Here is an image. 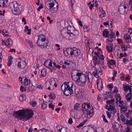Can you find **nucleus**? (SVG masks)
I'll return each mask as SVG.
<instances>
[{
	"label": "nucleus",
	"mask_w": 132,
	"mask_h": 132,
	"mask_svg": "<svg viewBox=\"0 0 132 132\" xmlns=\"http://www.w3.org/2000/svg\"><path fill=\"white\" fill-rule=\"evenodd\" d=\"M119 47L117 45L115 46L113 48V52H114V54H116L117 55H119V53L120 51V50H119Z\"/></svg>",
	"instance_id": "obj_18"
},
{
	"label": "nucleus",
	"mask_w": 132,
	"mask_h": 132,
	"mask_svg": "<svg viewBox=\"0 0 132 132\" xmlns=\"http://www.w3.org/2000/svg\"><path fill=\"white\" fill-rule=\"evenodd\" d=\"M59 5L56 0H46L45 6L52 13L56 12L58 9Z\"/></svg>",
	"instance_id": "obj_2"
},
{
	"label": "nucleus",
	"mask_w": 132,
	"mask_h": 132,
	"mask_svg": "<svg viewBox=\"0 0 132 132\" xmlns=\"http://www.w3.org/2000/svg\"><path fill=\"white\" fill-rule=\"evenodd\" d=\"M5 3L4 0H0V7H4L5 6Z\"/></svg>",
	"instance_id": "obj_38"
},
{
	"label": "nucleus",
	"mask_w": 132,
	"mask_h": 132,
	"mask_svg": "<svg viewBox=\"0 0 132 132\" xmlns=\"http://www.w3.org/2000/svg\"><path fill=\"white\" fill-rule=\"evenodd\" d=\"M114 37H115V36L113 35V34H110L108 36V37L110 38H113Z\"/></svg>",
	"instance_id": "obj_58"
},
{
	"label": "nucleus",
	"mask_w": 132,
	"mask_h": 132,
	"mask_svg": "<svg viewBox=\"0 0 132 132\" xmlns=\"http://www.w3.org/2000/svg\"><path fill=\"white\" fill-rule=\"evenodd\" d=\"M118 123H114L113 124L112 127L114 129H116L118 128L117 126H118Z\"/></svg>",
	"instance_id": "obj_43"
},
{
	"label": "nucleus",
	"mask_w": 132,
	"mask_h": 132,
	"mask_svg": "<svg viewBox=\"0 0 132 132\" xmlns=\"http://www.w3.org/2000/svg\"><path fill=\"white\" fill-rule=\"evenodd\" d=\"M67 128L65 127H62L61 130V132H67Z\"/></svg>",
	"instance_id": "obj_57"
},
{
	"label": "nucleus",
	"mask_w": 132,
	"mask_h": 132,
	"mask_svg": "<svg viewBox=\"0 0 132 132\" xmlns=\"http://www.w3.org/2000/svg\"><path fill=\"white\" fill-rule=\"evenodd\" d=\"M65 60H62L61 61L60 63L59 64H60V65H61V67L62 68V67H63V66L64 65H65Z\"/></svg>",
	"instance_id": "obj_46"
},
{
	"label": "nucleus",
	"mask_w": 132,
	"mask_h": 132,
	"mask_svg": "<svg viewBox=\"0 0 132 132\" xmlns=\"http://www.w3.org/2000/svg\"><path fill=\"white\" fill-rule=\"evenodd\" d=\"M102 34L105 37L108 38V35L109 34V32L107 30V29H106L103 31Z\"/></svg>",
	"instance_id": "obj_25"
},
{
	"label": "nucleus",
	"mask_w": 132,
	"mask_h": 132,
	"mask_svg": "<svg viewBox=\"0 0 132 132\" xmlns=\"http://www.w3.org/2000/svg\"><path fill=\"white\" fill-rule=\"evenodd\" d=\"M117 40L119 44H121L122 43V40L118 38L117 39Z\"/></svg>",
	"instance_id": "obj_60"
},
{
	"label": "nucleus",
	"mask_w": 132,
	"mask_h": 132,
	"mask_svg": "<svg viewBox=\"0 0 132 132\" xmlns=\"http://www.w3.org/2000/svg\"><path fill=\"white\" fill-rule=\"evenodd\" d=\"M83 28L84 29V31H87V26L86 25H84L83 26Z\"/></svg>",
	"instance_id": "obj_62"
},
{
	"label": "nucleus",
	"mask_w": 132,
	"mask_h": 132,
	"mask_svg": "<svg viewBox=\"0 0 132 132\" xmlns=\"http://www.w3.org/2000/svg\"><path fill=\"white\" fill-rule=\"evenodd\" d=\"M109 47L108 46H107L106 47V49L107 51L109 52H112L113 50V47H112V46H109Z\"/></svg>",
	"instance_id": "obj_37"
},
{
	"label": "nucleus",
	"mask_w": 132,
	"mask_h": 132,
	"mask_svg": "<svg viewBox=\"0 0 132 132\" xmlns=\"http://www.w3.org/2000/svg\"><path fill=\"white\" fill-rule=\"evenodd\" d=\"M130 38V36L129 35H125L123 37V38L125 40L129 39Z\"/></svg>",
	"instance_id": "obj_41"
},
{
	"label": "nucleus",
	"mask_w": 132,
	"mask_h": 132,
	"mask_svg": "<svg viewBox=\"0 0 132 132\" xmlns=\"http://www.w3.org/2000/svg\"><path fill=\"white\" fill-rule=\"evenodd\" d=\"M67 28L68 31L67 33L69 35V34H71L73 30H74L75 28L69 25L68 26Z\"/></svg>",
	"instance_id": "obj_17"
},
{
	"label": "nucleus",
	"mask_w": 132,
	"mask_h": 132,
	"mask_svg": "<svg viewBox=\"0 0 132 132\" xmlns=\"http://www.w3.org/2000/svg\"><path fill=\"white\" fill-rule=\"evenodd\" d=\"M101 12V14H100V16L101 18L105 16L106 14L105 11H104Z\"/></svg>",
	"instance_id": "obj_40"
},
{
	"label": "nucleus",
	"mask_w": 132,
	"mask_h": 132,
	"mask_svg": "<svg viewBox=\"0 0 132 132\" xmlns=\"http://www.w3.org/2000/svg\"><path fill=\"white\" fill-rule=\"evenodd\" d=\"M31 29H29L26 30V32H27V34L28 35H30L31 34Z\"/></svg>",
	"instance_id": "obj_63"
},
{
	"label": "nucleus",
	"mask_w": 132,
	"mask_h": 132,
	"mask_svg": "<svg viewBox=\"0 0 132 132\" xmlns=\"http://www.w3.org/2000/svg\"><path fill=\"white\" fill-rule=\"evenodd\" d=\"M86 81V78L85 74L82 73L80 75L77 85L79 86H83L85 84Z\"/></svg>",
	"instance_id": "obj_7"
},
{
	"label": "nucleus",
	"mask_w": 132,
	"mask_h": 132,
	"mask_svg": "<svg viewBox=\"0 0 132 132\" xmlns=\"http://www.w3.org/2000/svg\"><path fill=\"white\" fill-rule=\"evenodd\" d=\"M69 63L70 65L72 64H73V65H75V63L73 61H69Z\"/></svg>",
	"instance_id": "obj_61"
},
{
	"label": "nucleus",
	"mask_w": 132,
	"mask_h": 132,
	"mask_svg": "<svg viewBox=\"0 0 132 132\" xmlns=\"http://www.w3.org/2000/svg\"><path fill=\"white\" fill-rule=\"evenodd\" d=\"M82 110L83 111H86L85 113L86 114L87 117L88 118H89L91 117L94 114V111L92 110L93 108L91 110H90L91 107L90 106V104H86V103H84L82 105Z\"/></svg>",
	"instance_id": "obj_5"
},
{
	"label": "nucleus",
	"mask_w": 132,
	"mask_h": 132,
	"mask_svg": "<svg viewBox=\"0 0 132 132\" xmlns=\"http://www.w3.org/2000/svg\"><path fill=\"white\" fill-rule=\"evenodd\" d=\"M70 48L64 49L63 50L64 54L66 55H70Z\"/></svg>",
	"instance_id": "obj_21"
},
{
	"label": "nucleus",
	"mask_w": 132,
	"mask_h": 132,
	"mask_svg": "<svg viewBox=\"0 0 132 132\" xmlns=\"http://www.w3.org/2000/svg\"><path fill=\"white\" fill-rule=\"evenodd\" d=\"M127 7L125 6L120 5V6L118 9L119 12L121 14H124L125 13L126 9Z\"/></svg>",
	"instance_id": "obj_10"
},
{
	"label": "nucleus",
	"mask_w": 132,
	"mask_h": 132,
	"mask_svg": "<svg viewBox=\"0 0 132 132\" xmlns=\"http://www.w3.org/2000/svg\"><path fill=\"white\" fill-rule=\"evenodd\" d=\"M113 85L112 84H109L107 85L109 89L110 90H111L112 89L113 87Z\"/></svg>",
	"instance_id": "obj_44"
},
{
	"label": "nucleus",
	"mask_w": 132,
	"mask_h": 132,
	"mask_svg": "<svg viewBox=\"0 0 132 132\" xmlns=\"http://www.w3.org/2000/svg\"><path fill=\"white\" fill-rule=\"evenodd\" d=\"M123 88L124 90L125 91H128V90H130V88H131V86L129 85H124L123 84Z\"/></svg>",
	"instance_id": "obj_30"
},
{
	"label": "nucleus",
	"mask_w": 132,
	"mask_h": 132,
	"mask_svg": "<svg viewBox=\"0 0 132 132\" xmlns=\"http://www.w3.org/2000/svg\"><path fill=\"white\" fill-rule=\"evenodd\" d=\"M13 43L12 40L10 38H8L6 41L7 46L9 47H10L12 45Z\"/></svg>",
	"instance_id": "obj_19"
},
{
	"label": "nucleus",
	"mask_w": 132,
	"mask_h": 132,
	"mask_svg": "<svg viewBox=\"0 0 132 132\" xmlns=\"http://www.w3.org/2000/svg\"><path fill=\"white\" fill-rule=\"evenodd\" d=\"M26 41L29 44V45L31 48H32L33 47L32 43L31 41L30 40L27 39L26 40Z\"/></svg>",
	"instance_id": "obj_42"
},
{
	"label": "nucleus",
	"mask_w": 132,
	"mask_h": 132,
	"mask_svg": "<svg viewBox=\"0 0 132 132\" xmlns=\"http://www.w3.org/2000/svg\"><path fill=\"white\" fill-rule=\"evenodd\" d=\"M118 106L120 107L121 110L122 112H125L127 110V107L123 105L122 104L119 105H118Z\"/></svg>",
	"instance_id": "obj_24"
},
{
	"label": "nucleus",
	"mask_w": 132,
	"mask_h": 132,
	"mask_svg": "<svg viewBox=\"0 0 132 132\" xmlns=\"http://www.w3.org/2000/svg\"><path fill=\"white\" fill-rule=\"evenodd\" d=\"M80 107V104L78 103H76L74 105V109L75 110H77V109L79 108Z\"/></svg>",
	"instance_id": "obj_36"
},
{
	"label": "nucleus",
	"mask_w": 132,
	"mask_h": 132,
	"mask_svg": "<svg viewBox=\"0 0 132 132\" xmlns=\"http://www.w3.org/2000/svg\"><path fill=\"white\" fill-rule=\"evenodd\" d=\"M9 7L10 9L14 14L17 15H19L21 13L23 8L22 5H19L15 1L10 3Z\"/></svg>",
	"instance_id": "obj_3"
},
{
	"label": "nucleus",
	"mask_w": 132,
	"mask_h": 132,
	"mask_svg": "<svg viewBox=\"0 0 132 132\" xmlns=\"http://www.w3.org/2000/svg\"><path fill=\"white\" fill-rule=\"evenodd\" d=\"M73 84L71 82H64L61 87L62 90H63L64 94L67 96L69 94L71 95L73 93L72 89Z\"/></svg>",
	"instance_id": "obj_4"
},
{
	"label": "nucleus",
	"mask_w": 132,
	"mask_h": 132,
	"mask_svg": "<svg viewBox=\"0 0 132 132\" xmlns=\"http://www.w3.org/2000/svg\"><path fill=\"white\" fill-rule=\"evenodd\" d=\"M99 57L101 60V64L102 65L104 64V56L103 55L101 54L99 56Z\"/></svg>",
	"instance_id": "obj_23"
},
{
	"label": "nucleus",
	"mask_w": 132,
	"mask_h": 132,
	"mask_svg": "<svg viewBox=\"0 0 132 132\" xmlns=\"http://www.w3.org/2000/svg\"><path fill=\"white\" fill-rule=\"evenodd\" d=\"M132 96L131 93H128L126 96V98L128 101L130 100Z\"/></svg>",
	"instance_id": "obj_34"
},
{
	"label": "nucleus",
	"mask_w": 132,
	"mask_h": 132,
	"mask_svg": "<svg viewBox=\"0 0 132 132\" xmlns=\"http://www.w3.org/2000/svg\"><path fill=\"white\" fill-rule=\"evenodd\" d=\"M69 61L68 60H65V65L63 66L62 68L63 69H65V68H69L70 66L69 65Z\"/></svg>",
	"instance_id": "obj_20"
},
{
	"label": "nucleus",
	"mask_w": 132,
	"mask_h": 132,
	"mask_svg": "<svg viewBox=\"0 0 132 132\" xmlns=\"http://www.w3.org/2000/svg\"><path fill=\"white\" fill-rule=\"evenodd\" d=\"M46 37L45 36L42 35H40L38 37L37 41V45L43 48H46L48 46V44L45 41Z\"/></svg>",
	"instance_id": "obj_6"
},
{
	"label": "nucleus",
	"mask_w": 132,
	"mask_h": 132,
	"mask_svg": "<svg viewBox=\"0 0 132 132\" xmlns=\"http://www.w3.org/2000/svg\"><path fill=\"white\" fill-rule=\"evenodd\" d=\"M78 34V31L77 30H75L74 29V30H73L72 33L71 34H69V36L70 37H69V39H72L73 38H74Z\"/></svg>",
	"instance_id": "obj_11"
},
{
	"label": "nucleus",
	"mask_w": 132,
	"mask_h": 132,
	"mask_svg": "<svg viewBox=\"0 0 132 132\" xmlns=\"http://www.w3.org/2000/svg\"><path fill=\"white\" fill-rule=\"evenodd\" d=\"M44 65L45 66L51 70H55L56 69L54 68L52 65V62L50 60H46L44 62Z\"/></svg>",
	"instance_id": "obj_9"
},
{
	"label": "nucleus",
	"mask_w": 132,
	"mask_h": 132,
	"mask_svg": "<svg viewBox=\"0 0 132 132\" xmlns=\"http://www.w3.org/2000/svg\"><path fill=\"white\" fill-rule=\"evenodd\" d=\"M62 127L59 125H57L56 129H55V132H61V130Z\"/></svg>",
	"instance_id": "obj_27"
},
{
	"label": "nucleus",
	"mask_w": 132,
	"mask_h": 132,
	"mask_svg": "<svg viewBox=\"0 0 132 132\" xmlns=\"http://www.w3.org/2000/svg\"><path fill=\"white\" fill-rule=\"evenodd\" d=\"M28 89L30 91H33L34 90V87L32 86H29L28 87Z\"/></svg>",
	"instance_id": "obj_48"
},
{
	"label": "nucleus",
	"mask_w": 132,
	"mask_h": 132,
	"mask_svg": "<svg viewBox=\"0 0 132 132\" xmlns=\"http://www.w3.org/2000/svg\"><path fill=\"white\" fill-rule=\"evenodd\" d=\"M71 76L81 75L82 73L80 71L78 70H73L71 72Z\"/></svg>",
	"instance_id": "obj_16"
},
{
	"label": "nucleus",
	"mask_w": 132,
	"mask_h": 132,
	"mask_svg": "<svg viewBox=\"0 0 132 132\" xmlns=\"http://www.w3.org/2000/svg\"><path fill=\"white\" fill-rule=\"evenodd\" d=\"M115 97L116 100H117L116 103L117 104V103L118 102V101H119V100H120L121 99V98L119 94H117L115 96Z\"/></svg>",
	"instance_id": "obj_28"
},
{
	"label": "nucleus",
	"mask_w": 132,
	"mask_h": 132,
	"mask_svg": "<svg viewBox=\"0 0 132 132\" xmlns=\"http://www.w3.org/2000/svg\"><path fill=\"white\" fill-rule=\"evenodd\" d=\"M120 119L123 122H125L126 120L125 117L122 115H121L120 116Z\"/></svg>",
	"instance_id": "obj_45"
},
{
	"label": "nucleus",
	"mask_w": 132,
	"mask_h": 132,
	"mask_svg": "<svg viewBox=\"0 0 132 132\" xmlns=\"http://www.w3.org/2000/svg\"><path fill=\"white\" fill-rule=\"evenodd\" d=\"M97 84L98 90L99 91H101L103 88L102 80L100 79L97 80Z\"/></svg>",
	"instance_id": "obj_12"
},
{
	"label": "nucleus",
	"mask_w": 132,
	"mask_h": 132,
	"mask_svg": "<svg viewBox=\"0 0 132 132\" xmlns=\"http://www.w3.org/2000/svg\"><path fill=\"white\" fill-rule=\"evenodd\" d=\"M20 90L21 92H24L26 91V88L24 87L21 86L20 87Z\"/></svg>",
	"instance_id": "obj_47"
},
{
	"label": "nucleus",
	"mask_w": 132,
	"mask_h": 132,
	"mask_svg": "<svg viewBox=\"0 0 132 132\" xmlns=\"http://www.w3.org/2000/svg\"><path fill=\"white\" fill-rule=\"evenodd\" d=\"M68 122L69 124H71L72 123V119L71 118H70L68 121Z\"/></svg>",
	"instance_id": "obj_64"
},
{
	"label": "nucleus",
	"mask_w": 132,
	"mask_h": 132,
	"mask_svg": "<svg viewBox=\"0 0 132 132\" xmlns=\"http://www.w3.org/2000/svg\"><path fill=\"white\" fill-rule=\"evenodd\" d=\"M13 61L12 60H9L7 63V65L9 67H10Z\"/></svg>",
	"instance_id": "obj_54"
},
{
	"label": "nucleus",
	"mask_w": 132,
	"mask_h": 132,
	"mask_svg": "<svg viewBox=\"0 0 132 132\" xmlns=\"http://www.w3.org/2000/svg\"><path fill=\"white\" fill-rule=\"evenodd\" d=\"M46 85L45 86V87L46 88H47L49 86H50L51 85V83L50 82H48L46 83Z\"/></svg>",
	"instance_id": "obj_53"
},
{
	"label": "nucleus",
	"mask_w": 132,
	"mask_h": 132,
	"mask_svg": "<svg viewBox=\"0 0 132 132\" xmlns=\"http://www.w3.org/2000/svg\"><path fill=\"white\" fill-rule=\"evenodd\" d=\"M43 5L42 4H40L37 10L38 11H40L41 9L43 8Z\"/></svg>",
	"instance_id": "obj_55"
},
{
	"label": "nucleus",
	"mask_w": 132,
	"mask_h": 132,
	"mask_svg": "<svg viewBox=\"0 0 132 132\" xmlns=\"http://www.w3.org/2000/svg\"><path fill=\"white\" fill-rule=\"evenodd\" d=\"M110 110L109 111H112V113H113V114H115L117 112L116 110L115 109V107L114 106H113L112 108H110Z\"/></svg>",
	"instance_id": "obj_32"
},
{
	"label": "nucleus",
	"mask_w": 132,
	"mask_h": 132,
	"mask_svg": "<svg viewBox=\"0 0 132 132\" xmlns=\"http://www.w3.org/2000/svg\"><path fill=\"white\" fill-rule=\"evenodd\" d=\"M107 61L108 65H114L116 63L115 61L113 60H111L109 61L107 60Z\"/></svg>",
	"instance_id": "obj_29"
},
{
	"label": "nucleus",
	"mask_w": 132,
	"mask_h": 132,
	"mask_svg": "<svg viewBox=\"0 0 132 132\" xmlns=\"http://www.w3.org/2000/svg\"><path fill=\"white\" fill-rule=\"evenodd\" d=\"M80 75H78L71 76V77L72 80L75 82L76 83L77 85L78 83V81H79V79Z\"/></svg>",
	"instance_id": "obj_13"
},
{
	"label": "nucleus",
	"mask_w": 132,
	"mask_h": 132,
	"mask_svg": "<svg viewBox=\"0 0 132 132\" xmlns=\"http://www.w3.org/2000/svg\"><path fill=\"white\" fill-rule=\"evenodd\" d=\"M87 77L89 82H92L93 78V76L92 74L90 73H89L87 76Z\"/></svg>",
	"instance_id": "obj_22"
},
{
	"label": "nucleus",
	"mask_w": 132,
	"mask_h": 132,
	"mask_svg": "<svg viewBox=\"0 0 132 132\" xmlns=\"http://www.w3.org/2000/svg\"><path fill=\"white\" fill-rule=\"evenodd\" d=\"M127 46L125 45H123L122 46L121 48L123 51H125L127 49Z\"/></svg>",
	"instance_id": "obj_39"
},
{
	"label": "nucleus",
	"mask_w": 132,
	"mask_h": 132,
	"mask_svg": "<svg viewBox=\"0 0 132 132\" xmlns=\"http://www.w3.org/2000/svg\"><path fill=\"white\" fill-rule=\"evenodd\" d=\"M13 114L15 118L20 120L27 121L32 117L33 111L29 109H22L14 112Z\"/></svg>",
	"instance_id": "obj_1"
},
{
	"label": "nucleus",
	"mask_w": 132,
	"mask_h": 132,
	"mask_svg": "<svg viewBox=\"0 0 132 132\" xmlns=\"http://www.w3.org/2000/svg\"><path fill=\"white\" fill-rule=\"evenodd\" d=\"M107 44H106V47L107 46H108L109 47V46H112V47H113V44L112 43V42H109L107 43Z\"/></svg>",
	"instance_id": "obj_50"
},
{
	"label": "nucleus",
	"mask_w": 132,
	"mask_h": 132,
	"mask_svg": "<svg viewBox=\"0 0 132 132\" xmlns=\"http://www.w3.org/2000/svg\"><path fill=\"white\" fill-rule=\"evenodd\" d=\"M70 55L71 56H76L80 53V50L75 47L70 48Z\"/></svg>",
	"instance_id": "obj_8"
},
{
	"label": "nucleus",
	"mask_w": 132,
	"mask_h": 132,
	"mask_svg": "<svg viewBox=\"0 0 132 132\" xmlns=\"http://www.w3.org/2000/svg\"><path fill=\"white\" fill-rule=\"evenodd\" d=\"M26 65V62L23 61L22 60L18 62V65L20 68H24Z\"/></svg>",
	"instance_id": "obj_14"
},
{
	"label": "nucleus",
	"mask_w": 132,
	"mask_h": 132,
	"mask_svg": "<svg viewBox=\"0 0 132 132\" xmlns=\"http://www.w3.org/2000/svg\"><path fill=\"white\" fill-rule=\"evenodd\" d=\"M49 97L51 99H54L55 98V96L53 93H51L48 95Z\"/></svg>",
	"instance_id": "obj_35"
},
{
	"label": "nucleus",
	"mask_w": 132,
	"mask_h": 132,
	"mask_svg": "<svg viewBox=\"0 0 132 132\" xmlns=\"http://www.w3.org/2000/svg\"><path fill=\"white\" fill-rule=\"evenodd\" d=\"M102 117L105 123H108V121L106 119L105 116L104 115H102Z\"/></svg>",
	"instance_id": "obj_49"
},
{
	"label": "nucleus",
	"mask_w": 132,
	"mask_h": 132,
	"mask_svg": "<svg viewBox=\"0 0 132 132\" xmlns=\"http://www.w3.org/2000/svg\"><path fill=\"white\" fill-rule=\"evenodd\" d=\"M40 71L41 73V75L42 77H44L46 75V72L45 70L43 69L41 70Z\"/></svg>",
	"instance_id": "obj_33"
},
{
	"label": "nucleus",
	"mask_w": 132,
	"mask_h": 132,
	"mask_svg": "<svg viewBox=\"0 0 132 132\" xmlns=\"http://www.w3.org/2000/svg\"><path fill=\"white\" fill-rule=\"evenodd\" d=\"M84 125L83 123L82 122H81L77 126V127L78 128L80 129Z\"/></svg>",
	"instance_id": "obj_52"
},
{
	"label": "nucleus",
	"mask_w": 132,
	"mask_h": 132,
	"mask_svg": "<svg viewBox=\"0 0 132 132\" xmlns=\"http://www.w3.org/2000/svg\"><path fill=\"white\" fill-rule=\"evenodd\" d=\"M93 60L94 61V63L95 65H96V64L99 65L101 64V62L100 60L98 59L96 56H94L93 57Z\"/></svg>",
	"instance_id": "obj_15"
},
{
	"label": "nucleus",
	"mask_w": 132,
	"mask_h": 132,
	"mask_svg": "<svg viewBox=\"0 0 132 132\" xmlns=\"http://www.w3.org/2000/svg\"><path fill=\"white\" fill-rule=\"evenodd\" d=\"M43 100V101L42 102L41 108L43 109H44L47 108V103L44 100Z\"/></svg>",
	"instance_id": "obj_26"
},
{
	"label": "nucleus",
	"mask_w": 132,
	"mask_h": 132,
	"mask_svg": "<svg viewBox=\"0 0 132 132\" xmlns=\"http://www.w3.org/2000/svg\"><path fill=\"white\" fill-rule=\"evenodd\" d=\"M55 106L54 105H51L50 104H49V107L50 108H51L52 110H53L54 109V108Z\"/></svg>",
	"instance_id": "obj_59"
},
{
	"label": "nucleus",
	"mask_w": 132,
	"mask_h": 132,
	"mask_svg": "<svg viewBox=\"0 0 132 132\" xmlns=\"http://www.w3.org/2000/svg\"><path fill=\"white\" fill-rule=\"evenodd\" d=\"M93 75L94 76L97 78H99V76L97 74V69H95L93 73Z\"/></svg>",
	"instance_id": "obj_31"
},
{
	"label": "nucleus",
	"mask_w": 132,
	"mask_h": 132,
	"mask_svg": "<svg viewBox=\"0 0 132 132\" xmlns=\"http://www.w3.org/2000/svg\"><path fill=\"white\" fill-rule=\"evenodd\" d=\"M77 20H78V22L79 25H80L81 27H82V24L81 21L79 20L78 19H77Z\"/></svg>",
	"instance_id": "obj_56"
},
{
	"label": "nucleus",
	"mask_w": 132,
	"mask_h": 132,
	"mask_svg": "<svg viewBox=\"0 0 132 132\" xmlns=\"http://www.w3.org/2000/svg\"><path fill=\"white\" fill-rule=\"evenodd\" d=\"M106 113L107 115V116L110 119L111 117V113H110L108 112V111H106Z\"/></svg>",
	"instance_id": "obj_51"
}]
</instances>
